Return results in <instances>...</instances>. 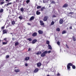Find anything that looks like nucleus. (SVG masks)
I'll list each match as a JSON object with an SVG mask.
<instances>
[{
	"label": "nucleus",
	"mask_w": 76,
	"mask_h": 76,
	"mask_svg": "<svg viewBox=\"0 0 76 76\" xmlns=\"http://www.w3.org/2000/svg\"><path fill=\"white\" fill-rule=\"evenodd\" d=\"M73 64L72 63H69L67 65V69L69 70H70V66H72Z\"/></svg>",
	"instance_id": "1"
},
{
	"label": "nucleus",
	"mask_w": 76,
	"mask_h": 76,
	"mask_svg": "<svg viewBox=\"0 0 76 76\" xmlns=\"http://www.w3.org/2000/svg\"><path fill=\"white\" fill-rule=\"evenodd\" d=\"M48 53V52L47 51V50L44 51L42 53H41V57H45V56H46V54Z\"/></svg>",
	"instance_id": "2"
},
{
	"label": "nucleus",
	"mask_w": 76,
	"mask_h": 76,
	"mask_svg": "<svg viewBox=\"0 0 76 76\" xmlns=\"http://www.w3.org/2000/svg\"><path fill=\"white\" fill-rule=\"evenodd\" d=\"M48 16L46 15L45 16L44 18H43V21H47V20H48Z\"/></svg>",
	"instance_id": "3"
},
{
	"label": "nucleus",
	"mask_w": 76,
	"mask_h": 76,
	"mask_svg": "<svg viewBox=\"0 0 76 76\" xmlns=\"http://www.w3.org/2000/svg\"><path fill=\"white\" fill-rule=\"evenodd\" d=\"M68 6V4L67 3H66L63 5L62 7L63 8H66V7H67Z\"/></svg>",
	"instance_id": "4"
},
{
	"label": "nucleus",
	"mask_w": 76,
	"mask_h": 76,
	"mask_svg": "<svg viewBox=\"0 0 76 76\" xmlns=\"http://www.w3.org/2000/svg\"><path fill=\"white\" fill-rule=\"evenodd\" d=\"M37 67H40L42 65L41 63L40 62H39L37 63Z\"/></svg>",
	"instance_id": "5"
},
{
	"label": "nucleus",
	"mask_w": 76,
	"mask_h": 76,
	"mask_svg": "<svg viewBox=\"0 0 76 76\" xmlns=\"http://www.w3.org/2000/svg\"><path fill=\"white\" fill-rule=\"evenodd\" d=\"M39 11H40V10H37L36 11V15H39L41 14V12H40Z\"/></svg>",
	"instance_id": "6"
},
{
	"label": "nucleus",
	"mask_w": 76,
	"mask_h": 76,
	"mask_svg": "<svg viewBox=\"0 0 76 76\" xmlns=\"http://www.w3.org/2000/svg\"><path fill=\"white\" fill-rule=\"evenodd\" d=\"M39 22H40V25H41L42 26V25H44V23L43 22V21L41 20H40L39 21Z\"/></svg>",
	"instance_id": "7"
},
{
	"label": "nucleus",
	"mask_w": 76,
	"mask_h": 76,
	"mask_svg": "<svg viewBox=\"0 0 76 76\" xmlns=\"http://www.w3.org/2000/svg\"><path fill=\"white\" fill-rule=\"evenodd\" d=\"M38 32L39 34H43V33H44L43 31L41 30H39L38 31Z\"/></svg>",
	"instance_id": "8"
},
{
	"label": "nucleus",
	"mask_w": 76,
	"mask_h": 76,
	"mask_svg": "<svg viewBox=\"0 0 76 76\" xmlns=\"http://www.w3.org/2000/svg\"><path fill=\"white\" fill-rule=\"evenodd\" d=\"M7 30L6 29L3 30V34H7Z\"/></svg>",
	"instance_id": "9"
},
{
	"label": "nucleus",
	"mask_w": 76,
	"mask_h": 76,
	"mask_svg": "<svg viewBox=\"0 0 76 76\" xmlns=\"http://www.w3.org/2000/svg\"><path fill=\"white\" fill-rule=\"evenodd\" d=\"M37 35V33L36 32H34L32 34V37H36Z\"/></svg>",
	"instance_id": "10"
},
{
	"label": "nucleus",
	"mask_w": 76,
	"mask_h": 76,
	"mask_svg": "<svg viewBox=\"0 0 76 76\" xmlns=\"http://www.w3.org/2000/svg\"><path fill=\"white\" fill-rule=\"evenodd\" d=\"M35 19V17L34 16H31L29 19V21H31V20H34Z\"/></svg>",
	"instance_id": "11"
},
{
	"label": "nucleus",
	"mask_w": 76,
	"mask_h": 76,
	"mask_svg": "<svg viewBox=\"0 0 76 76\" xmlns=\"http://www.w3.org/2000/svg\"><path fill=\"white\" fill-rule=\"evenodd\" d=\"M39 70V69H38V68H36L34 71V73H37V72H38Z\"/></svg>",
	"instance_id": "12"
},
{
	"label": "nucleus",
	"mask_w": 76,
	"mask_h": 76,
	"mask_svg": "<svg viewBox=\"0 0 76 76\" xmlns=\"http://www.w3.org/2000/svg\"><path fill=\"white\" fill-rule=\"evenodd\" d=\"M59 23L60 24H62L63 23V20L60 19L59 21Z\"/></svg>",
	"instance_id": "13"
},
{
	"label": "nucleus",
	"mask_w": 76,
	"mask_h": 76,
	"mask_svg": "<svg viewBox=\"0 0 76 76\" xmlns=\"http://www.w3.org/2000/svg\"><path fill=\"white\" fill-rule=\"evenodd\" d=\"M15 73H18V72H20V70L19 69H16L15 70Z\"/></svg>",
	"instance_id": "14"
},
{
	"label": "nucleus",
	"mask_w": 76,
	"mask_h": 76,
	"mask_svg": "<svg viewBox=\"0 0 76 76\" xmlns=\"http://www.w3.org/2000/svg\"><path fill=\"white\" fill-rule=\"evenodd\" d=\"M30 58L29 57H26L25 58V61H28L29 60Z\"/></svg>",
	"instance_id": "15"
},
{
	"label": "nucleus",
	"mask_w": 76,
	"mask_h": 76,
	"mask_svg": "<svg viewBox=\"0 0 76 76\" xmlns=\"http://www.w3.org/2000/svg\"><path fill=\"white\" fill-rule=\"evenodd\" d=\"M37 41V40L36 39H34L32 42V44H35Z\"/></svg>",
	"instance_id": "16"
},
{
	"label": "nucleus",
	"mask_w": 76,
	"mask_h": 76,
	"mask_svg": "<svg viewBox=\"0 0 76 76\" xmlns=\"http://www.w3.org/2000/svg\"><path fill=\"white\" fill-rule=\"evenodd\" d=\"M41 53H42V52H41V51H39L36 54L37 55H39V54H41Z\"/></svg>",
	"instance_id": "17"
},
{
	"label": "nucleus",
	"mask_w": 76,
	"mask_h": 76,
	"mask_svg": "<svg viewBox=\"0 0 76 76\" xmlns=\"http://www.w3.org/2000/svg\"><path fill=\"white\" fill-rule=\"evenodd\" d=\"M19 42H16L15 43V46H17V45H18V44H19Z\"/></svg>",
	"instance_id": "18"
},
{
	"label": "nucleus",
	"mask_w": 76,
	"mask_h": 76,
	"mask_svg": "<svg viewBox=\"0 0 76 76\" xmlns=\"http://www.w3.org/2000/svg\"><path fill=\"white\" fill-rule=\"evenodd\" d=\"M67 33V31L64 30L62 32V34H66Z\"/></svg>",
	"instance_id": "19"
},
{
	"label": "nucleus",
	"mask_w": 76,
	"mask_h": 76,
	"mask_svg": "<svg viewBox=\"0 0 76 76\" xmlns=\"http://www.w3.org/2000/svg\"><path fill=\"white\" fill-rule=\"evenodd\" d=\"M48 47H49V49L50 50H52V48H51V46L50 45H48Z\"/></svg>",
	"instance_id": "20"
},
{
	"label": "nucleus",
	"mask_w": 76,
	"mask_h": 76,
	"mask_svg": "<svg viewBox=\"0 0 76 76\" xmlns=\"http://www.w3.org/2000/svg\"><path fill=\"white\" fill-rule=\"evenodd\" d=\"M18 18L19 19H20V20H22V19H23V17H22V15H20L19 17Z\"/></svg>",
	"instance_id": "21"
},
{
	"label": "nucleus",
	"mask_w": 76,
	"mask_h": 76,
	"mask_svg": "<svg viewBox=\"0 0 76 76\" xmlns=\"http://www.w3.org/2000/svg\"><path fill=\"white\" fill-rule=\"evenodd\" d=\"M20 10L21 12H23V10H24V9H23V8L22 7L20 9Z\"/></svg>",
	"instance_id": "22"
},
{
	"label": "nucleus",
	"mask_w": 76,
	"mask_h": 76,
	"mask_svg": "<svg viewBox=\"0 0 76 76\" xmlns=\"http://www.w3.org/2000/svg\"><path fill=\"white\" fill-rule=\"evenodd\" d=\"M3 11H4V10H3V9H1V10H0V13H3Z\"/></svg>",
	"instance_id": "23"
},
{
	"label": "nucleus",
	"mask_w": 76,
	"mask_h": 76,
	"mask_svg": "<svg viewBox=\"0 0 76 76\" xmlns=\"http://www.w3.org/2000/svg\"><path fill=\"white\" fill-rule=\"evenodd\" d=\"M56 31H58V32H59L60 31V28H58L56 29Z\"/></svg>",
	"instance_id": "24"
},
{
	"label": "nucleus",
	"mask_w": 76,
	"mask_h": 76,
	"mask_svg": "<svg viewBox=\"0 0 76 76\" xmlns=\"http://www.w3.org/2000/svg\"><path fill=\"white\" fill-rule=\"evenodd\" d=\"M46 43L47 44H48V45H49V44H50V41L48 40H47L46 41Z\"/></svg>",
	"instance_id": "25"
},
{
	"label": "nucleus",
	"mask_w": 76,
	"mask_h": 76,
	"mask_svg": "<svg viewBox=\"0 0 76 76\" xmlns=\"http://www.w3.org/2000/svg\"><path fill=\"white\" fill-rule=\"evenodd\" d=\"M72 66V68L73 69H76V66L74 65H73Z\"/></svg>",
	"instance_id": "26"
},
{
	"label": "nucleus",
	"mask_w": 76,
	"mask_h": 76,
	"mask_svg": "<svg viewBox=\"0 0 76 76\" xmlns=\"http://www.w3.org/2000/svg\"><path fill=\"white\" fill-rule=\"evenodd\" d=\"M27 40L29 41H32V39L31 38H28L27 39Z\"/></svg>",
	"instance_id": "27"
},
{
	"label": "nucleus",
	"mask_w": 76,
	"mask_h": 76,
	"mask_svg": "<svg viewBox=\"0 0 76 76\" xmlns=\"http://www.w3.org/2000/svg\"><path fill=\"white\" fill-rule=\"evenodd\" d=\"M12 25H15V21H12Z\"/></svg>",
	"instance_id": "28"
},
{
	"label": "nucleus",
	"mask_w": 76,
	"mask_h": 76,
	"mask_svg": "<svg viewBox=\"0 0 76 76\" xmlns=\"http://www.w3.org/2000/svg\"><path fill=\"white\" fill-rule=\"evenodd\" d=\"M30 2V0H27L26 1V3L27 4H28Z\"/></svg>",
	"instance_id": "29"
},
{
	"label": "nucleus",
	"mask_w": 76,
	"mask_h": 76,
	"mask_svg": "<svg viewBox=\"0 0 76 76\" xmlns=\"http://www.w3.org/2000/svg\"><path fill=\"white\" fill-rule=\"evenodd\" d=\"M41 6H38L37 7V9H41Z\"/></svg>",
	"instance_id": "30"
},
{
	"label": "nucleus",
	"mask_w": 76,
	"mask_h": 76,
	"mask_svg": "<svg viewBox=\"0 0 76 76\" xmlns=\"http://www.w3.org/2000/svg\"><path fill=\"white\" fill-rule=\"evenodd\" d=\"M45 9V7H43L41 8V11H43V10H44V9Z\"/></svg>",
	"instance_id": "31"
},
{
	"label": "nucleus",
	"mask_w": 76,
	"mask_h": 76,
	"mask_svg": "<svg viewBox=\"0 0 76 76\" xmlns=\"http://www.w3.org/2000/svg\"><path fill=\"white\" fill-rule=\"evenodd\" d=\"M74 41H76V39L75 38V37H74V36L72 37Z\"/></svg>",
	"instance_id": "32"
},
{
	"label": "nucleus",
	"mask_w": 76,
	"mask_h": 76,
	"mask_svg": "<svg viewBox=\"0 0 76 76\" xmlns=\"http://www.w3.org/2000/svg\"><path fill=\"white\" fill-rule=\"evenodd\" d=\"M54 24V22L53 21H52L51 23V25H53Z\"/></svg>",
	"instance_id": "33"
},
{
	"label": "nucleus",
	"mask_w": 76,
	"mask_h": 76,
	"mask_svg": "<svg viewBox=\"0 0 76 76\" xmlns=\"http://www.w3.org/2000/svg\"><path fill=\"white\" fill-rule=\"evenodd\" d=\"M2 44L3 45H6V44H7V42H3Z\"/></svg>",
	"instance_id": "34"
},
{
	"label": "nucleus",
	"mask_w": 76,
	"mask_h": 76,
	"mask_svg": "<svg viewBox=\"0 0 76 76\" xmlns=\"http://www.w3.org/2000/svg\"><path fill=\"white\" fill-rule=\"evenodd\" d=\"M57 44H58V45H59V46H60V42L58 41L57 42Z\"/></svg>",
	"instance_id": "35"
},
{
	"label": "nucleus",
	"mask_w": 76,
	"mask_h": 76,
	"mask_svg": "<svg viewBox=\"0 0 76 76\" xmlns=\"http://www.w3.org/2000/svg\"><path fill=\"white\" fill-rule=\"evenodd\" d=\"M73 13H74L73 12H70L69 13V15H72V14H73Z\"/></svg>",
	"instance_id": "36"
},
{
	"label": "nucleus",
	"mask_w": 76,
	"mask_h": 76,
	"mask_svg": "<svg viewBox=\"0 0 76 76\" xmlns=\"http://www.w3.org/2000/svg\"><path fill=\"white\" fill-rule=\"evenodd\" d=\"M52 18H56V15H53L52 16Z\"/></svg>",
	"instance_id": "37"
},
{
	"label": "nucleus",
	"mask_w": 76,
	"mask_h": 76,
	"mask_svg": "<svg viewBox=\"0 0 76 76\" xmlns=\"http://www.w3.org/2000/svg\"><path fill=\"white\" fill-rule=\"evenodd\" d=\"M25 66H26V67H27V66H28V64H27V63H25Z\"/></svg>",
	"instance_id": "38"
},
{
	"label": "nucleus",
	"mask_w": 76,
	"mask_h": 76,
	"mask_svg": "<svg viewBox=\"0 0 76 76\" xmlns=\"http://www.w3.org/2000/svg\"><path fill=\"white\" fill-rule=\"evenodd\" d=\"M32 50V49L31 48H29L28 49V51H31Z\"/></svg>",
	"instance_id": "39"
},
{
	"label": "nucleus",
	"mask_w": 76,
	"mask_h": 76,
	"mask_svg": "<svg viewBox=\"0 0 76 76\" xmlns=\"http://www.w3.org/2000/svg\"><path fill=\"white\" fill-rule=\"evenodd\" d=\"M66 48H69V46H68V45H66Z\"/></svg>",
	"instance_id": "40"
},
{
	"label": "nucleus",
	"mask_w": 76,
	"mask_h": 76,
	"mask_svg": "<svg viewBox=\"0 0 76 76\" xmlns=\"http://www.w3.org/2000/svg\"><path fill=\"white\" fill-rule=\"evenodd\" d=\"M51 3H54V4H55V2L53 1H52Z\"/></svg>",
	"instance_id": "41"
},
{
	"label": "nucleus",
	"mask_w": 76,
	"mask_h": 76,
	"mask_svg": "<svg viewBox=\"0 0 76 76\" xmlns=\"http://www.w3.org/2000/svg\"><path fill=\"white\" fill-rule=\"evenodd\" d=\"M1 29H4V26L2 27L1 28Z\"/></svg>",
	"instance_id": "42"
},
{
	"label": "nucleus",
	"mask_w": 76,
	"mask_h": 76,
	"mask_svg": "<svg viewBox=\"0 0 76 76\" xmlns=\"http://www.w3.org/2000/svg\"><path fill=\"white\" fill-rule=\"evenodd\" d=\"M8 4H9V5H10V4H12V2L9 3H8Z\"/></svg>",
	"instance_id": "43"
},
{
	"label": "nucleus",
	"mask_w": 76,
	"mask_h": 76,
	"mask_svg": "<svg viewBox=\"0 0 76 76\" xmlns=\"http://www.w3.org/2000/svg\"><path fill=\"white\" fill-rule=\"evenodd\" d=\"M1 4H4V2H1Z\"/></svg>",
	"instance_id": "44"
},
{
	"label": "nucleus",
	"mask_w": 76,
	"mask_h": 76,
	"mask_svg": "<svg viewBox=\"0 0 76 76\" xmlns=\"http://www.w3.org/2000/svg\"><path fill=\"white\" fill-rule=\"evenodd\" d=\"M48 53H51V51L50 50H49V51H47Z\"/></svg>",
	"instance_id": "45"
},
{
	"label": "nucleus",
	"mask_w": 76,
	"mask_h": 76,
	"mask_svg": "<svg viewBox=\"0 0 76 76\" xmlns=\"http://www.w3.org/2000/svg\"><path fill=\"white\" fill-rule=\"evenodd\" d=\"M6 57L7 58H9V56L8 55H7Z\"/></svg>",
	"instance_id": "46"
},
{
	"label": "nucleus",
	"mask_w": 76,
	"mask_h": 76,
	"mask_svg": "<svg viewBox=\"0 0 76 76\" xmlns=\"http://www.w3.org/2000/svg\"><path fill=\"white\" fill-rule=\"evenodd\" d=\"M12 39L13 41H15V38L13 37L12 38Z\"/></svg>",
	"instance_id": "47"
},
{
	"label": "nucleus",
	"mask_w": 76,
	"mask_h": 76,
	"mask_svg": "<svg viewBox=\"0 0 76 76\" xmlns=\"http://www.w3.org/2000/svg\"><path fill=\"white\" fill-rule=\"evenodd\" d=\"M69 29H72V26H70L69 27Z\"/></svg>",
	"instance_id": "48"
},
{
	"label": "nucleus",
	"mask_w": 76,
	"mask_h": 76,
	"mask_svg": "<svg viewBox=\"0 0 76 76\" xmlns=\"http://www.w3.org/2000/svg\"><path fill=\"white\" fill-rule=\"evenodd\" d=\"M19 0H16V2H19Z\"/></svg>",
	"instance_id": "49"
},
{
	"label": "nucleus",
	"mask_w": 76,
	"mask_h": 76,
	"mask_svg": "<svg viewBox=\"0 0 76 76\" xmlns=\"http://www.w3.org/2000/svg\"><path fill=\"white\" fill-rule=\"evenodd\" d=\"M9 4H8V3L7 4H6V7H7V6H9Z\"/></svg>",
	"instance_id": "50"
},
{
	"label": "nucleus",
	"mask_w": 76,
	"mask_h": 76,
	"mask_svg": "<svg viewBox=\"0 0 76 76\" xmlns=\"http://www.w3.org/2000/svg\"><path fill=\"white\" fill-rule=\"evenodd\" d=\"M27 24H28V25H31V23H28Z\"/></svg>",
	"instance_id": "51"
},
{
	"label": "nucleus",
	"mask_w": 76,
	"mask_h": 76,
	"mask_svg": "<svg viewBox=\"0 0 76 76\" xmlns=\"http://www.w3.org/2000/svg\"><path fill=\"white\" fill-rule=\"evenodd\" d=\"M7 40V39L6 38H5L4 39V40L5 41H6Z\"/></svg>",
	"instance_id": "52"
},
{
	"label": "nucleus",
	"mask_w": 76,
	"mask_h": 76,
	"mask_svg": "<svg viewBox=\"0 0 76 76\" xmlns=\"http://www.w3.org/2000/svg\"><path fill=\"white\" fill-rule=\"evenodd\" d=\"M57 76H60V74L58 73L57 75Z\"/></svg>",
	"instance_id": "53"
},
{
	"label": "nucleus",
	"mask_w": 76,
	"mask_h": 76,
	"mask_svg": "<svg viewBox=\"0 0 76 76\" xmlns=\"http://www.w3.org/2000/svg\"><path fill=\"white\" fill-rule=\"evenodd\" d=\"M5 1H9V0H5Z\"/></svg>",
	"instance_id": "54"
},
{
	"label": "nucleus",
	"mask_w": 76,
	"mask_h": 76,
	"mask_svg": "<svg viewBox=\"0 0 76 76\" xmlns=\"http://www.w3.org/2000/svg\"><path fill=\"white\" fill-rule=\"evenodd\" d=\"M9 29H10L11 31H12V29L11 28H9Z\"/></svg>",
	"instance_id": "55"
},
{
	"label": "nucleus",
	"mask_w": 76,
	"mask_h": 76,
	"mask_svg": "<svg viewBox=\"0 0 76 76\" xmlns=\"http://www.w3.org/2000/svg\"><path fill=\"white\" fill-rule=\"evenodd\" d=\"M43 3H45V2L44 1V0L43 1Z\"/></svg>",
	"instance_id": "56"
},
{
	"label": "nucleus",
	"mask_w": 76,
	"mask_h": 76,
	"mask_svg": "<svg viewBox=\"0 0 76 76\" xmlns=\"http://www.w3.org/2000/svg\"><path fill=\"white\" fill-rule=\"evenodd\" d=\"M47 76H50V75H47Z\"/></svg>",
	"instance_id": "57"
},
{
	"label": "nucleus",
	"mask_w": 76,
	"mask_h": 76,
	"mask_svg": "<svg viewBox=\"0 0 76 76\" xmlns=\"http://www.w3.org/2000/svg\"><path fill=\"white\" fill-rule=\"evenodd\" d=\"M9 26H10L8 25V27H9Z\"/></svg>",
	"instance_id": "58"
},
{
	"label": "nucleus",
	"mask_w": 76,
	"mask_h": 76,
	"mask_svg": "<svg viewBox=\"0 0 76 76\" xmlns=\"http://www.w3.org/2000/svg\"><path fill=\"white\" fill-rule=\"evenodd\" d=\"M51 7V6H49V7Z\"/></svg>",
	"instance_id": "59"
},
{
	"label": "nucleus",
	"mask_w": 76,
	"mask_h": 76,
	"mask_svg": "<svg viewBox=\"0 0 76 76\" xmlns=\"http://www.w3.org/2000/svg\"><path fill=\"white\" fill-rule=\"evenodd\" d=\"M0 18H1V16H0Z\"/></svg>",
	"instance_id": "60"
},
{
	"label": "nucleus",
	"mask_w": 76,
	"mask_h": 76,
	"mask_svg": "<svg viewBox=\"0 0 76 76\" xmlns=\"http://www.w3.org/2000/svg\"><path fill=\"white\" fill-rule=\"evenodd\" d=\"M11 34H12V33H11Z\"/></svg>",
	"instance_id": "61"
},
{
	"label": "nucleus",
	"mask_w": 76,
	"mask_h": 76,
	"mask_svg": "<svg viewBox=\"0 0 76 76\" xmlns=\"http://www.w3.org/2000/svg\"><path fill=\"white\" fill-rule=\"evenodd\" d=\"M18 10H19V9H18Z\"/></svg>",
	"instance_id": "62"
},
{
	"label": "nucleus",
	"mask_w": 76,
	"mask_h": 76,
	"mask_svg": "<svg viewBox=\"0 0 76 76\" xmlns=\"http://www.w3.org/2000/svg\"><path fill=\"white\" fill-rule=\"evenodd\" d=\"M15 68H16V67H15Z\"/></svg>",
	"instance_id": "63"
}]
</instances>
